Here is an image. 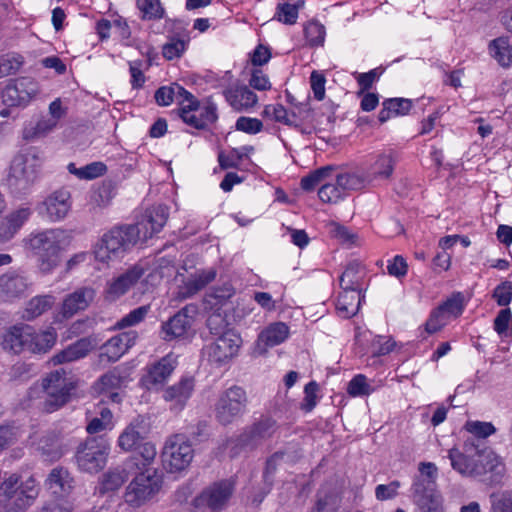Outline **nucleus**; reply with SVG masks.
Returning a JSON list of instances; mask_svg holds the SVG:
<instances>
[{
    "label": "nucleus",
    "instance_id": "nucleus-1",
    "mask_svg": "<svg viewBox=\"0 0 512 512\" xmlns=\"http://www.w3.org/2000/svg\"><path fill=\"white\" fill-rule=\"evenodd\" d=\"M40 165L41 156L36 148H29L24 153L16 155L7 178L10 190L15 194L28 191L38 177Z\"/></svg>",
    "mask_w": 512,
    "mask_h": 512
},
{
    "label": "nucleus",
    "instance_id": "nucleus-2",
    "mask_svg": "<svg viewBox=\"0 0 512 512\" xmlns=\"http://www.w3.org/2000/svg\"><path fill=\"white\" fill-rule=\"evenodd\" d=\"M62 236V230L48 229L31 235L28 239L27 246L38 257L41 272L50 273L59 265Z\"/></svg>",
    "mask_w": 512,
    "mask_h": 512
},
{
    "label": "nucleus",
    "instance_id": "nucleus-3",
    "mask_svg": "<svg viewBox=\"0 0 512 512\" xmlns=\"http://www.w3.org/2000/svg\"><path fill=\"white\" fill-rule=\"evenodd\" d=\"M46 393L44 409L53 412L64 406L71 398L77 387V381L64 369L51 372L42 381Z\"/></svg>",
    "mask_w": 512,
    "mask_h": 512
},
{
    "label": "nucleus",
    "instance_id": "nucleus-4",
    "mask_svg": "<svg viewBox=\"0 0 512 512\" xmlns=\"http://www.w3.org/2000/svg\"><path fill=\"white\" fill-rule=\"evenodd\" d=\"M137 233V228H127V226L110 230L103 235L101 241L97 244L94 251L95 258L105 263L121 257L128 249L135 245Z\"/></svg>",
    "mask_w": 512,
    "mask_h": 512
},
{
    "label": "nucleus",
    "instance_id": "nucleus-5",
    "mask_svg": "<svg viewBox=\"0 0 512 512\" xmlns=\"http://www.w3.org/2000/svg\"><path fill=\"white\" fill-rule=\"evenodd\" d=\"M248 398L240 386H231L223 391L215 403V419L223 426L232 424L245 412Z\"/></svg>",
    "mask_w": 512,
    "mask_h": 512
},
{
    "label": "nucleus",
    "instance_id": "nucleus-6",
    "mask_svg": "<svg viewBox=\"0 0 512 512\" xmlns=\"http://www.w3.org/2000/svg\"><path fill=\"white\" fill-rule=\"evenodd\" d=\"M110 446L102 437L87 438L77 447L75 459L78 468L88 473L102 470L109 455Z\"/></svg>",
    "mask_w": 512,
    "mask_h": 512
},
{
    "label": "nucleus",
    "instance_id": "nucleus-7",
    "mask_svg": "<svg viewBox=\"0 0 512 512\" xmlns=\"http://www.w3.org/2000/svg\"><path fill=\"white\" fill-rule=\"evenodd\" d=\"M161 475L153 468H146L130 482L126 488L125 501L130 506L139 507L150 500L160 490Z\"/></svg>",
    "mask_w": 512,
    "mask_h": 512
},
{
    "label": "nucleus",
    "instance_id": "nucleus-8",
    "mask_svg": "<svg viewBox=\"0 0 512 512\" xmlns=\"http://www.w3.org/2000/svg\"><path fill=\"white\" fill-rule=\"evenodd\" d=\"M192 459V446L183 435L176 434L167 439L162 451V462L169 472L186 469Z\"/></svg>",
    "mask_w": 512,
    "mask_h": 512
},
{
    "label": "nucleus",
    "instance_id": "nucleus-9",
    "mask_svg": "<svg viewBox=\"0 0 512 512\" xmlns=\"http://www.w3.org/2000/svg\"><path fill=\"white\" fill-rule=\"evenodd\" d=\"M234 490L235 481L233 479L215 482L194 498L193 505L196 508L206 507L211 512H221L227 506Z\"/></svg>",
    "mask_w": 512,
    "mask_h": 512
},
{
    "label": "nucleus",
    "instance_id": "nucleus-10",
    "mask_svg": "<svg viewBox=\"0 0 512 512\" xmlns=\"http://www.w3.org/2000/svg\"><path fill=\"white\" fill-rule=\"evenodd\" d=\"M241 342L240 336L235 332H227L206 344L203 354L210 363L220 367L229 363L237 355Z\"/></svg>",
    "mask_w": 512,
    "mask_h": 512
},
{
    "label": "nucleus",
    "instance_id": "nucleus-11",
    "mask_svg": "<svg viewBox=\"0 0 512 512\" xmlns=\"http://www.w3.org/2000/svg\"><path fill=\"white\" fill-rule=\"evenodd\" d=\"M474 458V477H486L484 480L498 484L505 474V464L491 449L477 450Z\"/></svg>",
    "mask_w": 512,
    "mask_h": 512
},
{
    "label": "nucleus",
    "instance_id": "nucleus-12",
    "mask_svg": "<svg viewBox=\"0 0 512 512\" xmlns=\"http://www.w3.org/2000/svg\"><path fill=\"white\" fill-rule=\"evenodd\" d=\"M168 207L165 205H158L147 209L142 218L133 225H128L127 228H137L138 235L135 237V245L139 242L143 243L154 234L160 232L168 219Z\"/></svg>",
    "mask_w": 512,
    "mask_h": 512
},
{
    "label": "nucleus",
    "instance_id": "nucleus-13",
    "mask_svg": "<svg viewBox=\"0 0 512 512\" xmlns=\"http://www.w3.org/2000/svg\"><path fill=\"white\" fill-rule=\"evenodd\" d=\"M71 206L70 191L61 188L52 192L45 198L39 207V213L45 215L49 221L57 222L68 215Z\"/></svg>",
    "mask_w": 512,
    "mask_h": 512
},
{
    "label": "nucleus",
    "instance_id": "nucleus-14",
    "mask_svg": "<svg viewBox=\"0 0 512 512\" xmlns=\"http://www.w3.org/2000/svg\"><path fill=\"white\" fill-rule=\"evenodd\" d=\"M29 341H31V326L20 323L4 330L0 345L5 352L19 355L28 351Z\"/></svg>",
    "mask_w": 512,
    "mask_h": 512
},
{
    "label": "nucleus",
    "instance_id": "nucleus-15",
    "mask_svg": "<svg viewBox=\"0 0 512 512\" xmlns=\"http://www.w3.org/2000/svg\"><path fill=\"white\" fill-rule=\"evenodd\" d=\"M96 291L92 287H80L67 294L62 301L60 316L70 319L79 312L85 311L94 301Z\"/></svg>",
    "mask_w": 512,
    "mask_h": 512
},
{
    "label": "nucleus",
    "instance_id": "nucleus-16",
    "mask_svg": "<svg viewBox=\"0 0 512 512\" xmlns=\"http://www.w3.org/2000/svg\"><path fill=\"white\" fill-rule=\"evenodd\" d=\"M197 314L195 305H186L162 326L165 340L181 337L190 329L194 316Z\"/></svg>",
    "mask_w": 512,
    "mask_h": 512
},
{
    "label": "nucleus",
    "instance_id": "nucleus-17",
    "mask_svg": "<svg viewBox=\"0 0 512 512\" xmlns=\"http://www.w3.org/2000/svg\"><path fill=\"white\" fill-rule=\"evenodd\" d=\"M37 93L36 83L30 78H20L15 84L7 85L2 93L3 102L8 106L26 105Z\"/></svg>",
    "mask_w": 512,
    "mask_h": 512
},
{
    "label": "nucleus",
    "instance_id": "nucleus-18",
    "mask_svg": "<svg viewBox=\"0 0 512 512\" xmlns=\"http://www.w3.org/2000/svg\"><path fill=\"white\" fill-rule=\"evenodd\" d=\"M145 270L140 265H134L119 276L108 282L106 288L107 298L116 300L127 293L144 275Z\"/></svg>",
    "mask_w": 512,
    "mask_h": 512
},
{
    "label": "nucleus",
    "instance_id": "nucleus-19",
    "mask_svg": "<svg viewBox=\"0 0 512 512\" xmlns=\"http://www.w3.org/2000/svg\"><path fill=\"white\" fill-rule=\"evenodd\" d=\"M176 357L168 354L159 361L152 364L143 376L142 382L148 388L152 389L157 385L163 384L172 374L176 367Z\"/></svg>",
    "mask_w": 512,
    "mask_h": 512
},
{
    "label": "nucleus",
    "instance_id": "nucleus-20",
    "mask_svg": "<svg viewBox=\"0 0 512 512\" xmlns=\"http://www.w3.org/2000/svg\"><path fill=\"white\" fill-rule=\"evenodd\" d=\"M331 177L336 183L345 190H359L365 187L366 178L354 172H346L340 166L327 165L322 167V182Z\"/></svg>",
    "mask_w": 512,
    "mask_h": 512
},
{
    "label": "nucleus",
    "instance_id": "nucleus-21",
    "mask_svg": "<svg viewBox=\"0 0 512 512\" xmlns=\"http://www.w3.org/2000/svg\"><path fill=\"white\" fill-rule=\"evenodd\" d=\"M276 430L277 424L275 420L271 418L261 419L239 436L238 444L253 448L261 441L270 438Z\"/></svg>",
    "mask_w": 512,
    "mask_h": 512
},
{
    "label": "nucleus",
    "instance_id": "nucleus-22",
    "mask_svg": "<svg viewBox=\"0 0 512 512\" xmlns=\"http://www.w3.org/2000/svg\"><path fill=\"white\" fill-rule=\"evenodd\" d=\"M98 344L95 337H84L55 354L51 361L64 364L84 358Z\"/></svg>",
    "mask_w": 512,
    "mask_h": 512
},
{
    "label": "nucleus",
    "instance_id": "nucleus-23",
    "mask_svg": "<svg viewBox=\"0 0 512 512\" xmlns=\"http://www.w3.org/2000/svg\"><path fill=\"white\" fill-rule=\"evenodd\" d=\"M193 390L194 379L184 377L177 384L168 387L163 393V398L165 401L171 403V410L178 412L184 408Z\"/></svg>",
    "mask_w": 512,
    "mask_h": 512
},
{
    "label": "nucleus",
    "instance_id": "nucleus-24",
    "mask_svg": "<svg viewBox=\"0 0 512 512\" xmlns=\"http://www.w3.org/2000/svg\"><path fill=\"white\" fill-rule=\"evenodd\" d=\"M366 274V267L360 261H350L339 278L341 289L362 293Z\"/></svg>",
    "mask_w": 512,
    "mask_h": 512
},
{
    "label": "nucleus",
    "instance_id": "nucleus-25",
    "mask_svg": "<svg viewBox=\"0 0 512 512\" xmlns=\"http://www.w3.org/2000/svg\"><path fill=\"white\" fill-rule=\"evenodd\" d=\"M136 334L126 332L110 338L103 346L100 357H106L108 361H117L135 342Z\"/></svg>",
    "mask_w": 512,
    "mask_h": 512
},
{
    "label": "nucleus",
    "instance_id": "nucleus-26",
    "mask_svg": "<svg viewBox=\"0 0 512 512\" xmlns=\"http://www.w3.org/2000/svg\"><path fill=\"white\" fill-rule=\"evenodd\" d=\"M27 279L17 273H6L0 277V298L8 301L22 296L28 288Z\"/></svg>",
    "mask_w": 512,
    "mask_h": 512
},
{
    "label": "nucleus",
    "instance_id": "nucleus-27",
    "mask_svg": "<svg viewBox=\"0 0 512 512\" xmlns=\"http://www.w3.org/2000/svg\"><path fill=\"white\" fill-rule=\"evenodd\" d=\"M46 486L52 494L64 497L74 488V479L69 471L63 467L53 468L47 479Z\"/></svg>",
    "mask_w": 512,
    "mask_h": 512
},
{
    "label": "nucleus",
    "instance_id": "nucleus-28",
    "mask_svg": "<svg viewBox=\"0 0 512 512\" xmlns=\"http://www.w3.org/2000/svg\"><path fill=\"white\" fill-rule=\"evenodd\" d=\"M413 497L419 512H444L440 493L433 492L429 486L425 488L422 483L417 484Z\"/></svg>",
    "mask_w": 512,
    "mask_h": 512
},
{
    "label": "nucleus",
    "instance_id": "nucleus-29",
    "mask_svg": "<svg viewBox=\"0 0 512 512\" xmlns=\"http://www.w3.org/2000/svg\"><path fill=\"white\" fill-rule=\"evenodd\" d=\"M226 101L236 111H242L253 107L257 101V95L247 86L231 87L223 92Z\"/></svg>",
    "mask_w": 512,
    "mask_h": 512
},
{
    "label": "nucleus",
    "instance_id": "nucleus-30",
    "mask_svg": "<svg viewBox=\"0 0 512 512\" xmlns=\"http://www.w3.org/2000/svg\"><path fill=\"white\" fill-rule=\"evenodd\" d=\"M216 277V271L213 269L203 270L196 272L191 275L187 281L179 288V296L182 299L189 298L200 290H202L207 284L212 282Z\"/></svg>",
    "mask_w": 512,
    "mask_h": 512
},
{
    "label": "nucleus",
    "instance_id": "nucleus-31",
    "mask_svg": "<svg viewBox=\"0 0 512 512\" xmlns=\"http://www.w3.org/2000/svg\"><path fill=\"white\" fill-rule=\"evenodd\" d=\"M31 210L28 207H21L10 213L0 225V240L11 239L20 227L29 219Z\"/></svg>",
    "mask_w": 512,
    "mask_h": 512
},
{
    "label": "nucleus",
    "instance_id": "nucleus-32",
    "mask_svg": "<svg viewBox=\"0 0 512 512\" xmlns=\"http://www.w3.org/2000/svg\"><path fill=\"white\" fill-rule=\"evenodd\" d=\"M363 297L364 296L361 295V292H356L354 290H342L336 302L337 314L344 319H348L356 315Z\"/></svg>",
    "mask_w": 512,
    "mask_h": 512
},
{
    "label": "nucleus",
    "instance_id": "nucleus-33",
    "mask_svg": "<svg viewBox=\"0 0 512 512\" xmlns=\"http://www.w3.org/2000/svg\"><path fill=\"white\" fill-rule=\"evenodd\" d=\"M145 429L141 422L133 421L118 438V445L124 451L135 450L144 440Z\"/></svg>",
    "mask_w": 512,
    "mask_h": 512
},
{
    "label": "nucleus",
    "instance_id": "nucleus-34",
    "mask_svg": "<svg viewBox=\"0 0 512 512\" xmlns=\"http://www.w3.org/2000/svg\"><path fill=\"white\" fill-rule=\"evenodd\" d=\"M56 339L57 334L53 330L36 332L31 327V341L28 343V351L33 354H45L54 346Z\"/></svg>",
    "mask_w": 512,
    "mask_h": 512
},
{
    "label": "nucleus",
    "instance_id": "nucleus-35",
    "mask_svg": "<svg viewBox=\"0 0 512 512\" xmlns=\"http://www.w3.org/2000/svg\"><path fill=\"white\" fill-rule=\"evenodd\" d=\"M328 236L336 240L339 244L346 247L358 246L359 237L356 233L349 230L348 227L336 221H329L325 224Z\"/></svg>",
    "mask_w": 512,
    "mask_h": 512
},
{
    "label": "nucleus",
    "instance_id": "nucleus-36",
    "mask_svg": "<svg viewBox=\"0 0 512 512\" xmlns=\"http://www.w3.org/2000/svg\"><path fill=\"white\" fill-rule=\"evenodd\" d=\"M295 459H296V455H294L293 452H288V451L275 452L273 455H271L267 459L266 466H265V469L263 472L264 485L267 486L266 493H269L273 486V482H274L273 475L276 472L278 465L281 462L292 463L295 461Z\"/></svg>",
    "mask_w": 512,
    "mask_h": 512
},
{
    "label": "nucleus",
    "instance_id": "nucleus-37",
    "mask_svg": "<svg viewBox=\"0 0 512 512\" xmlns=\"http://www.w3.org/2000/svg\"><path fill=\"white\" fill-rule=\"evenodd\" d=\"M288 326L282 322L269 325L258 336V345L264 343L266 346L273 347L281 344L288 337Z\"/></svg>",
    "mask_w": 512,
    "mask_h": 512
},
{
    "label": "nucleus",
    "instance_id": "nucleus-38",
    "mask_svg": "<svg viewBox=\"0 0 512 512\" xmlns=\"http://www.w3.org/2000/svg\"><path fill=\"white\" fill-rule=\"evenodd\" d=\"M37 449L48 460H57L62 456L59 435L56 432H47L37 443Z\"/></svg>",
    "mask_w": 512,
    "mask_h": 512
},
{
    "label": "nucleus",
    "instance_id": "nucleus-39",
    "mask_svg": "<svg viewBox=\"0 0 512 512\" xmlns=\"http://www.w3.org/2000/svg\"><path fill=\"white\" fill-rule=\"evenodd\" d=\"M128 474L125 468H114L103 474L99 484V492L104 494L119 489L127 480Z\"/></svg>",
    "mask_w": 512,
    "mask_h": 512
},
{
    "label": "nucleus",
    "instance_id": "nucleus-40",
    "mask_svg": "<svg viewBox=\"0 0 512 512\" xmlns=\"http://www.w3.org/2000/svg\"><path fill=\"white\" fill-rule=\"evenodd\" d=\"M54 300V297L51 295L33 297L26 304L24 318L26 320H33L39 317L52 307Z\"/></svg>",
    "mask_w": 512,
    "mask_h": 512
},
{
    "label": "nucleus",
    "instance_id": "nucleus-41",
    "mask_svg": "<svg viewBox=\"0 0 512 512\" xmlns=\"http://www.w3.org/2000/svg\"><path fill=\"white\" fill-rule=\"evenodd\" d=\"M448 457L454 470L462 475L474 476V458H470L456 448L449 450Z\"/></svg>",
    "mask_w": 512,
    "mask_h": 512
},
{
    "label": "nucleus",
    "instance_id": "nucleus-42",
    "mask_svg": "<svg viewBox=\"0 0 512 512\" xmlns=\"http://www.w3.org/2000/svg\"><path fill=\"white\" fill-rule=\"evenodd\" d=\"M491 55L497 62L503 66L508 67L512 63V46L504 38L494 39L489 45Z\"/></svg>",
    "mask_w": 512,
    "mask_h": 512
},
{
    "label": "nucleus",
    "instance_id": "nucleus-43",
    "mask_svg": "<svg viewBox=\"0 0 512 512\" xmlns=\"http://www.w3.org/2000/svg\"><path fill=\"white\" fill-rule=\"evenodd\" d=\"M136 454L127 464L135 465L138 469L150 465L156 457V448L150 442H142L136 449Z\"/></svg>",
    "mask_w": 512,
    "mask_h": 512
},
{
    "label": "nucleus",
    "instance_id": "nucleus-44",
    "mask_svg": "<svg viewBox=\"0 0 512 512\" xmlns=\"http://www.w3.org/2000/svg\"><path fill=\"white\" fill-rule=\"evenodd\" d=\"M395 160L391 154L379 155L371 168L370 177L388 179L394 170Z\"/></svg>",
    "mask_w": 512,
    "mask_h": 512
},
{
    "label": "nucleus",
    "instance_id": "nucleus-45",
    "mask_svg": "<svg viewBox=\"0 0 512 512\" xmlns=\"http://www.w3.org/2000/svg\"><path fill=\"white\" fill-rule=\"evenodd\" d=\"M136 3L143 20H159L164 17L165 10L160 0H137Z\"/></svg>",
    "mask_w": 512,
    "mask_h": 512
},
{
    "label": "nucleus",
    "instance_id": "nucleus-46",
    "mask_svg": "<svg viewBox=\"0 0 512 512\" xmlns=\"http://www.w3.org/2000/svg\"><path fill=\"white\" fill-rule=\"evenodd\" d=\"M419 471L421 473L420 477H418L412 486L413 494H415V487L417 484L422 483L423 486L431 488L433 492H438L436 490V476H437V467L433 463H421L419 467Z\"/></svg>",
    "mask_w": 512,
    "mask_h": 512
},
{
    "label": "nucleus",
    "instance_id": "nucleus-47",
    "mask_svg": "<svg viewBox=\"0 0 512 512\" xmlns=\"http://www.w3.org/2000/svg\"><path fill=\"white\" fill-rule=\"evenodd\" d=\"M115 184L108 180L104 181L92 194L91 203L97 207H105L115 195Z\"/></svg>",
    "mask_w": 512,
    "mask_h": 512
},
{
    "label": "nucleus",
    "instance_id": "nucleus-48",
    "mask_svg": "<svg viewBox=\"0 0 512 512\" xmlns=\"http://www.w3.org/2000/svg\"><path fill=\"white\" fill-rule=\"evenodd\" d=\"M122 381L123 379L120 374L116 370H113L101 376L93 387L97 393H108L111 390L120 388Z\"/></svg>",
    "mask_w": 512,
    "mask_h": 512
},
{
    "label": "nucleus",
    "instance_id": "nucleus-49",
    "mask_svg": "<svg viewBox=\"0 0 512 512\" xmlns=\"http://www.w3.org/2000/svg\"><path fill=\"white\" fill-rule=\"evenodd\" d=\"M39 487L33 477H29L25 482L19 486L17 500L31 506L35 499L38 497Z\"/></svg>",
    "mask_w": 512,
    "mask_h": 512
},
{
    "label": "nucleus",
    "instance_id": "nucleus-50",
    "mask_svg": "<svg viewBox=\"0 0 512 512\" xmlns=\"http://www.w3.org/2000/svg\"><path fill=\"white\" fill-rule=\"evenodd\" d=\"M150 311L149 305H143L130 311L127 315L122 317L115 325L118 329H123L137 325L144 320L148 312Z\"/></svg>",
    "mask_w": 512,
    "mask_h": 512
},
{
    "label": "nucleus",
    "instance_id": "nucleus-51",
    "mask_svg": "<svg viewBox=\"0 0 512 512\" xmlns=\"http://www.w3.org/2000/svg\"><path fill=\"white\" fill-rule=\"evenodd\" d=\"M347 391L353 397L367 396L374 391V388L368 383L365 375L358 374L348 383Z\"/></svg>",
    "mask_w": 512,
    "mask_h": 512
},
{
    "label": "nucleus",
    "instance_id": "nucleus-52",
    "mask_svg": "<svg viewBox=\"0 0 512 512\" xmlns=\"http://www.w3.org/2000/svg\"><path fill=\"white\" fill-rule=\"evenodd\" d=\"M274 18L284 24L292 25L298 18V6L288 2L279 3Z\"/></svg>",
    "mask_w": 512,
    "mask_h": 512
},
{
    "label": "nucleus",
    "instance_id": "nucleus-53",
    "mask_svg": "<svg viewBox=\"0 0 512 512\" xmlns=\"http://www.w3.org/2000/svg\"><path fill=\"white\" fill-rule=\"evenodd\" d=\"M342 192V188L336 181L327 177L322 182V203H337L342 198Z\"/></svg>",
    "mask_w": 512,
    "mask_h": 512
},
{
    "label": "nucleus",
    "instance_id": "nucleus-54",
    "mask_svg": "<svg viewBox=\"0 0 512 512\" xmlns=\"http://www.w3.org/2000/svg\"><path fill=\"white\" fill-rule=\"evenodd\" d=\"M206 325L210 334L215 338L222 337L227 332H233L228 329V323L225 317L220 313H212L209 315Z\"/></svg>",
    "mask_w": 512,
    "mask_h": 512
},
{
    "label": "nucleus",
    "instance_id": "nucleus-55",
    "mask_svg": "<svg viewBox=\"0 0 512 512\" xmlns=\"http://www.w3.org/2000/svg\"><path fill=\"white\" fill-rule=\"evenodd\" d=\"M22 57L17 54L0 56V78L15 74L21 67Z\"/></svg>",
    "mask_w": 512,
    "mask_h": 512
},
{
    "label": "nucleus",
    "instance_id": "nucleus-56",
    "mask_svg": "<svg viewBox=\"0 0 512 512\" xmlns=\"http://www.w3.org/2000/svg\"><path fill=\"white\" fill-rule=\"evenodd\" d=\"M18 477L11 475L0 486V503L10 502L18 497Z\"/></svg>",
    "mask_w": 512,
    "mask_h": 512
},
{
    "label": "nucleus",
    "instance_id": "nucleus-57",
    "mask_svg": "<svg viewBox=\"0 0 512 512\" xmlns=\"http://www.w3.org/2000/svg\"><path fill=\"white\" fill-rule=\"evenodd\" d=\"M448 320L449 319L445 316L444 312L437 307L431 312L428 320L426 321L425 331L428 334L436 333L448 323Z\"/></svg>",
    "mask_w": 512,
    "mask_h": 512
},
{
    "label": "nucleus",
    "instance_id": "nucleus-58",
    "mask_svg": "<svg viewBox=\"0 0 512 512\" xmlns=\"http://www.w3.org/2000/svg\"><path fill=\"white\" fill-rule=\"evenodd\" d=\"M465 428L478 438H487L496 432V428L491 422L468 421Z\"/></svg>",
    "mask_w": 512,
    "mask_h": 512
},
{
    "label": "nucleus",
    "instance_id": "nucleus-59",
    "mask_svg": "<svg viewBox=\"0 0 512 512\" xmlns=\"http://www.w3.org/2000/svg\"><path fill=\"white\" fill-rule=\"evenodd\" d=\"M318 384L316 381L309 382L304 387V398L300 404V409L304 412L312 411L317 404Z\"/></svg>",
    "mask_w": 512,
    "mask_h": 512
},
{
    "label": "nucleus",
    "instance_id": "nucleus-60",
    "mask_svg": "<svg viewBox=\"0 0 512 512\" xmlns=\"http://www.w3.org/2000/svg\"><path fill=\"white\" fill-rule=\"evenodd\" d=\"M200 109V103H196V105H183L178 112L181 119L188 125L196 128V129H203V125L201 124L199 116L194 114L193 112H196Z\"/></svg>",
    "mask_w": 512,
    "mask_h": 512
},
{
    "label": "nucleus",
    "instance_id": "nucleus-61",
    "mask_svg": "<svg viewBox=\"0 0 512 512\" xmlns=\"http://www.w3.org/2000/svg\"><path fill=\"white\" fill-rule=\"evenodd\" d=\"M492 297L499 306H507L512 300V282L504 281L493 291Z\"/></svg>",
    "mask_w": 512,
    "mask_h": 512
},
{
    "label": "nucleus",
    "instance_id": "nucleus-62",
    "mask_svg": "<svg viewBox=\"0 0 512 512\" xmlns=\"http://www.w3.org/2000/svg\"><path fill=\"white\" fill-rule=\"evenodd\" d=\"M235 128L248 134H256L262 130L263 124L257 118L242 116L237 119Z\"/></svg>",
    "mask_w": 512,
    "mask_h": 512
},
{
    "label": "nucleus",
    "instance_id": "nucleus-63",
    "mask_svg": "<svg viewBox=\"0 0 512 512\" xmlns=\"http://www.w3.org/2000/svg\"><path fill=\"white\" fill-rule=\"evenodd\" d=\"M445 314V316L450 319V317H458L462 314L463 304L460 295L454 296L443 304L438 306Z\"/></svg>",
    "mask_w": 512,
    "mask_h": 512
},
{
    "label": "nucleus",
    "instance_id": "nucleus-64",
    "mask_svg": "<svg viewBox=\"0 0 512 512\" xmlns=\"http://www.w3.org/2000/svg\"><path fill=\"white\" fill-rule=\"evenodd\" d=\"M492 510L493 512H512V496L504 492L501 494H493Z\"/></svg>",
    "mask_w": 512,
    "mask_h": 512
}]
</instances>
